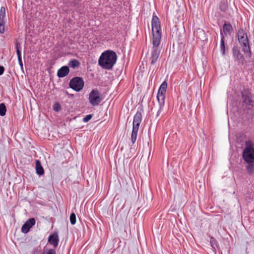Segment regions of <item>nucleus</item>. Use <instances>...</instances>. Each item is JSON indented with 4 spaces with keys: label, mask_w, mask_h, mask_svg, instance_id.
Returning <instances> with one entry per match:
<instances>
[{
    "label": "nucleus",
    "mask_w": 254,
    "mask_h": 254,
    "mask_svg": "<svg viewBox=\"0 0 254 254\" xmlns=\"http://www.w3.org/2000/svg\"><path fill=\"white\" fill-rule=\"evenodd\" d=\"M117 58L115 52L112 51H106L101 54L98 63L103 68L110 69L115 64Z\"/></svg>",
    "instance_id": "1"
},
{
    "label": "nucleus",
    "mask_w": 254,
    "mask_h": 254,
    "mask_svg": "<svg viewBox=\"0 0 254 254\" xmlns=\"http://www.w3.org/2000/svg\"><path fill=\"white\" fill-rule=\"evenodd\" d=\"M59 239L57 233H54L52 235L49 236L48 238V242L54 246L55 248L57 247L58 245Z\"/></svg>",
    "instance_id": "12"
},
{
    "label": "nucleus",
    "mask_w": 254,
    "mask_h": 254,
    "mask_svg": "<svg viewBox=\"0 0 254 254\" xmlns=\"http://www.w3.org/2000/svg\"><path fill=\"white\" fill-rule=\"evenodd\" d=\"M221 42H220V50L222 53L223 55H224L225 54V46L224 43V37L223 35V33L221 32Z\"/></svg>",
    "instance_id": "18"
},
{
    "label": "nucleus",
    "mask_w": 254,
    "mask_h": 254,
    "mask_svg": "<svg viewBox=\"0 0 254 254\" xmlns=\"http://www.w3.org/2000/svg\"><path fill=\"white\" fill-rule=\"evenodd\" d=\"M20 45L18 42L15 43V48L16 49V54L18 57V59H22L21 56V52L19 50Z\"/></svg>",
    "instance_id": "22"
},
{
    "label": "nucleus",
    "mask_w": 254,
    "mask_h": 254,
    "mask_svg": "<svg viewBox=\"0 0 254 254\" xmlns=\"http://www.w3.org/2000/svg\"><path fill=\"white\" fill-rule=\"evenodd\" d=\"M19 64L20 66L21 69L23 70V63L22 62V59H18Z\"/></svg>",
    "instance_id": "28"
},
{
    "label": "nucleus",
    "mask_w": 254,
    "mask_h": 254,
    "mask_svg": "<svg viewBox=\"0 0 254 254\" xmlns=\"http://www.w3.org/2000/svg\"><path fill=\"white\" fill-rule=\"evenodd\" d=\"M35 224V220L33 218L27 220L23 224L21 228V231L24 233H27L29 232L30 228Z\"/></svg>",
    "instance_id": "9"
},
{
    "label": "nucleus",
    "mask_w": 254,
    "mask_h": 254,
    "mask_svg": "<svg viewBox=\"0 0 254 254\" xmlns=\"http://www.w3.org/2000/svg\"><path fill=\"white\" fill-rule=\"evenodd\" d=\"M39 254V251L38 249H35L34 250H33V251L32 252V254Z\"/></svg>",
    "instance_id": "30"
},
{
    "label": "nucleus",
    "mask_w": 254,
    "mask_h": 254,
    "mask_svg": "<svg viewBox=\"0 0 254 254\" xmlns=\"http://www.w3.org/2000/svg\"><path fill=\"white\" fill-rule=\"evenodd\" d=\"M5 17V9L1 6L0 9V33H3L5 31L4 18Z\"/></svg>",
    "instance_id": "10"
},
{
    "label": "nucleus",
    "mask_w": 254,
    "mask_h": 254,
    "mask_svg": "<svg viewBox=\"0 0 254 254\" xmlns=\"http://www.w3.org/2000/svg\"><path fill=\"white\" fill-rule=\"evenodd\" d=\"M103 100L100 93L97 90H93L89 95V102L93 106L98 105Z\"/></svg>",
    "instance_id": "7"
},
{
    "label": "nucleus",
    "mask_w": 254,
    "mask_h": 254,
    "mask_svg": "<svg viewBox=\"0 0 254 254\" xmlns=\"http://www.w3.org/2000/svg\"><path fill=\"white\" fill-rule=\"evenodd\" d=\"M152 33L153 35V45L159 46L161 41L160 24L159 18L153 16L152 19Z\"/></svg>",
    "instance_id": "2"
},
{
    "label": "nucleus",
    "mask_w": 254,
    "mask_h": 254,
    "mask_svg": "<svg viewBox=\"0 0 254 254\" xmlns=\"http://www.w3.org/2000/svg\"><path fill=\"white\" fill-rule=\"evenodd\" d=\"M210 243L211 247L215 249V247H217L216 240L213 237H211L210 238Z\"/></svg>",
    "instance_id": "25"
},
{
    "label": "nucleus",
    "mask_w": 254,
    "mask_h": 254,
    "mask_svg": "<svg viewBox=\"0 0 254 254\" xmlns=\"http://www.w3.org/2000/svg\"><path fill=\"white\" fill-rule=\"evenodd\" d=\"M54 110L56 111H58L59 110L58 109H56V108H54Z\"/></svg>",
    "instance_id": "31"
},
{
    "label": "nucleus",
    "mask_w": 254,
    "mask_h": 254,
    "mask_svg": "<svg viewBox=\"0 0 254 254\" xmlns=\"http://www.w3.org/2000/svg\"><path fill=\"white\" fill-rule=\"evenodd\" d=\"M6 108L4 103L0 104V115L3 116L5 115Z\"/></svg>",
    "instance_id": "21"
},
{
    "label": "nucleus",
    "mask_w": 254,
    "mask_h": 254,
    "mask_svg": "<svg viewBox=\"0 0 254 254\" xmlns=\"http://www.w3.org/2000/svg\"><path fill=\"white\" fill-rule=\"evenodd\" d=\"M92 116L91 114L87 115L83 119V121L85 123L88 122L92 118Z\"/></svg>",
    "instance_id": "26"
},
{
    "label": "nucleus",
    "mask_w": 254,
    "mask_h": 254,
    "mask_svg": "<svg viewBox=\"0 0 254 254\" xmlns=\"http://www.w3.org/2000/svg\"><path fill=\"white\" fill-rule=\"evenodd\" d=\"M69 85L75 91H79L83 88L84 81L80 77H74L70 80Z\"/></svg>",
    "instance_id": "8"
},
{
    "label": "nucleus",
    "mask_w": 254,
    "mask_h": 254,
    "mask_svg": "<svg viewBox=\"0 0 254 254\" xmlns=\"http://www.w3.org/2000/svg\"><path fill=\"white\" fill-rule=\"evenodd\" d=\"M158 46L153 45V50L151 52V64H154L157 61L160 55V51L158 49Z\"/></svg>",
    "instance_id": "11"
},
{
    "label": "nucleus",
    "mask_w": 254,
    "mask_h": 254,
    "mask_svg": "<svg viewBox=\"0 0 254 254\" xmlns=\"http://www.w3.org/2000/svg\"><path fill=\"white\" fill-rule=\"evenodd\" d=\"M238 38L239 43L243 47V52L245 54H247L249 57H251V53L248 36L243 29H241L238 30Z\"/></svg>",
    "instance_id": "3"
},
{
    "label": "nucleus",
    "mask_w": 254,
    "mask_h": 254,
    "mask_svg": "<svg viewBox=\"0 0 254 254\" xmlns=\"http://www.w3.org/2000/svg\"><path fill=\"white\" fill-rule=\"evenodd\" d=\"M35 166L37 174L39 175H42L44 174V169L41 164L40 161L39 160H36L35 161Z\"/></svg>",
    "instance_id": "15"
},
{
    "label": "nucleus",
    "mask_w": 254,
    "mask_h": 254,
    "mask_svg": "<svg viewBox=\"0 0 254 254\" xmlns=\"http://www.w3.org/2000/svg\"><path fill=\"white\" fill-rule=\"evenodd\" d=\"M167 87V83L166 81H164L161 84L159 89L157 95V100L159 104V109L158 112L160 111L164 107Z\"/></svg>",
    "instance_id": "6"
},
{
    "label": "nucleus",
    "mask_w": 254,
    "mask_h": 254,
    "mask_svg": "<svg viewBox=\"0 0 254 254\" xmlns=\"http://www.w3.org/2000/svg\"><path fill=\"white\" fill-rule=\"evenodd\" d=\"M4 68L2 66L0 65V75H2L4 72Z\"/></svg>",
    "instance_id": "29"
},
{
    "label": "nucleus",
    "mask_w": 254,
    "mask_h": 254,
    "mask_svg": "<svg viewBox=\"0 0 254 254\" xmlns=\"http://www.w3.org/2000/svg\"><path fill=\"white\" fill-rule=\"evenodd\" d=\"M223 33L227 35L228 33H230L233 30V27L230 23H225L223 26Z\"/></svg>",
    "instance_id": "17"
},
{
    "label": "nucleus",
    "mask_w": 254,
    "mask_h": 254,
    "mask_svg": "<svg viewBox=\"0 0 254 254\" xmlns=\"http://www.w3.org/2000/svg\"><path fill=\"white\" fill-rule=\"evenodd\" d=\"M247 169L249 173L252 174L254 172V165L252 163H249V165L247 166Z\"/></svg>",
    "instance_id": "23"
},
{
    "label": "nucleus",
    "mask_w": 254,
    "mask_h": 254,
    "mask_svg": "<svg viewBox=\"0 0 254 254\" xmlns=\"http://www.w3.org/2000/svg\"><path fill=\"white\" fill-rule=\"evenodd\" d=\"M70 221L72 225H74L76 223V216L74 213L70 214Z\"/></svg>",
    "instance_id": "24"
},
{
    "label": "nucleus",
    "mask_w": 254,
    "mask_h": 254,
    "mask_svg": "<svg viewBox=\"0 0 254 254\" xmlns=\"http://www.w3.org/2000/svg\"><path fill=\"white\" fill-rule=\"evenodd\" d=\"M42 254H56V252L54 250L50 249L47 252H44Z\"/></svg>",
    "instance_id": "27"
},
{
    "label": "nucleus",
    "mask_w": 254,
    "mask_h": 254,
    "mask_svg": "<svg viewBox=\"0 0 254 254\" xmlns=\"http://www.w3.org/2000/svg\"><path fill=\"white\" fill-rule=\"evenodd\" d=\"M233 54L234 57L237 60H241L243 58V56L242 54L240 53L239 50L236 47H234L233 48Z\"/></svg>",
    "instance_id": "16"
},
{
    "label": "nucleus",
    "mask_w": 254,
    "mask_h": 254,
    "mask_svg": "<svg viewBox=\"0 0 254 254\" xmlns=\"http://www.w3.org/2000/svg\"><path fill=\"white\" fill-rule=\"evenodd\" d=\"M69 72V69L68 66H62L58 71L57 75L59 77H64L66 76Z\"/></svg>",
    "instance_id": "13"
},
{
    "label": "nucleus",
    "mask_w": 254,
    "mask_h": 254,
    "mask_svg": "<svg viewBox=\"0 0 254 254\" xmlns=\"http://www.w3.org/2000/svg\"><path fill=\"white\" fill-rule=\"evenodd\" d=\"M197 32L199 33V35L198 36V38H199L201 41H204L206 40L205 34L203 30L198 29Z\"/></svg>",
    "instance_id": "20"
},
{
    "label": "nucleus",
    "mask_w": 254,
    "mask_h": 254,
    "mask_svg": "<svg viewBox=\"0 0 254 254\" xmlns=\"http://www.w3.org/2000/svg\"><path fill=\"white\" fill-rule=\"evenodd\" d=\"M246 148L243 152L244 160L248 163H252L254 161V148L252 141L249 140L245 142Z\"/></svg>",
    "instance_id": "4"
},
{
    "label": "nucleus",
    "mask_w": 254,
    "mask_h": 254,
    "mask_svg": "<svg viewBox=\"0 0 254 254\" xmlns=\"http://www.w3.org/2000/svg\"><path fill=\"white\" fill-rule=\"evenodd\" d=\"M68 65L73 68H75L80 65V63L76 60H72L69 61Z\"/></svg>",
    "instance_id": "19"
},
{
    "label": "nucleus",
    "mask_w": 254,
    "mask_h": 254,
    "mask_svg": "<svg viewBox=\"0 0 254 254\" xmlns=\"http://www.w3.org/2000/svg\"><path fill=\"white\" fill-rule=\"evenodd\" d=\"M242 98L244 103L248 106L253 107V101L252 95L250 94H243Z\"/></svg>",
    "instance_id": "14"
},
{
    "label": "nucleus",
    "mask_w": 254,
    "mask_h": 254,
    "mask_svg": "<svg viewBox=\"0 0 254 254\" xmlns=\"http://www.w3.org/2000/svg\"><path fill=\"white\" fill-rule=\"evenodd\" d=\"M142 121V115L141 113L137 112L133 117V127L131 135V140L132 143H134L137 135L139 127Z\"/></svg>",
    "instance_id": "5"
}]
</instances>
